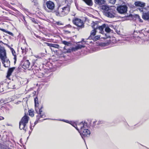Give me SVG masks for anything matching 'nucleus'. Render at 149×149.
<instances>
[{"label": "nucleus", "instance_id": "6ab92c4d", "mask_svg": "<svg viewBox=\"0 0 149 149\" xmlns=\"http://www.w3.org/2000/svg\"><path fill=\"white\" fill-rule=\"evenodd\" d=\"M15 69V68H11L9 69L7 72V74L6 76V77L7 78H9V77L11 75L12 73Z\"/></svg>", "mask_w": 149, "mask_h": 149}, {"label": "nucleus", "instance_id": "c85d7f7f", "mask_svg": "<svg viewBox=\"0 0 149 149\" xmlns=\"http://www.w3.org/2000/svg\"><path fill=\"white\" fill-rule=\"evenodd\" d=\"M29 112L30 116L33 117L34 116V111L33 109L29 110Z\"/></svg>", "mask_w": 149, "mask_h": 149}, {"label": "nucleus", "instance_id": "ea45409f", "mask_svg": "<svg viewBox=\"0 0 149 149\" xmlns=\"http://www.w3.org/2000/svg\"><path fill=\"white\" fill-rule=\"evenodd\" d=\"M0 30L4 32H6H6H7V31L4 29H0Z\"/></svg>", "mask_w": 149, "mask_h": 149}, {"label": "nucleus", "instance_id": "9b49d317", "mask_svg": "<svg viewBox=\"0 0 149 149\" xmlns=\"http://www.w3.org/2000/svg\"><path fill=\"white\" fill-rule=\"evenodd\" d=\"M55 5L53 2L52 1H47V8L49 9L53 10L54 8Z\"/></svg>", "mask_w": 149, "mask_h": 149}, {"label": "nucleus", "instance_id": "72a5a7b5", "mask_svg": "<svg viewBox=\"0 0 149 149\" xmlns=\"http://www.w3.org/2000/svg\"><path fill=\"white\" fill-rule=\"evenodd\" d=\"M47 5V0H44V3L43 4V7L44 8L45 10H46V5Z\"/></svg>", "mask_w": 149, "mask_h": 149}, {"label": "nucleus", "instance_id": "a19ab883", "mask_svg": "<svg viewBox=\"0 0 149 149\" xmlns=\"http://www.w3.org/2000/svg\"><path fill=\"white\" fill-rule=\"evenodd\" d=\"M21 49L23 52H25L26 51V48H25L21 47Z\"/></svg>", "mask_w": 149, "mask_h": 149}, {"label": "nucleus", "instance_id": "4c0bfd02", "mask_svg": "<svg viewBox=\"0 0 149 149\" xmlns=\"http://www.w3.org/2000/svg\"><path fill=\"white\" fill-rule=\"evenodd\" d=\"M6 33H7L11 35L12 36H13V34L11 32L7 31V32Z\"/></svg>", "mask_w": 149, "mask_h": 149}, {"label": "nucleus", "instance_id": "cd10ccee", "mask_svg": "<svg viewBox=\"0 0 149 149\" xmlns=\"http://www.w3.org/2000/svg\"><path fill=\"white\" fill-rule=\"evenodd\" d=\"M46 39L44 38H42L41 42H40V45L42 46H45L47 43L46 42Z\"/></svg>", "mask_w": 149, "mask_h": 149}, {"label": "nucleus", "instance_id": "c756f323", "mask_svg": "<svg viewBox=\"0 0 149 149\" xmlns=\"http://www.w3.org/2000/svg\"><path fill=\"white\" fill-rule=\"evenodd\" d=\"M100 35H97L96 36H95L92 38L91 40H93L95 41H97L100 38Z\"/></svg>", "mask_w": 149, "mask_h": 149}, {"label": "nucleus", "instance_id": "49530a36", "mask_svg": "<svg viewBox=\"0 0 149 149\" xmlns=\"http://www.w3.org/2000/svg\"><path fill=\"white\" fill-rule=\"evenodd\" d=\"M82 0L83 1V0Z\"/></svg>", "mask_w": 149, "mask_h": 149}, {"label": "nucleus", "instance_id": "a18cd8bd", "mask_svg": "<svg viewBox=\"0 0 149 149\" xmlns=\"http://www.w3.org/2000/svg\"><path fill=\"white\" fill-rule=\"evenodd\" d=\"M83 40H84V39L82 40V41H83Z\"/></svg>", "mask_w": 149, "mask_h": 149}, {"label": "nucleus", "instance_id": "f8f14e48", "mask_svg": "<svg viewBox=\"0 0 149 149\" xmlns=\"http://www.w3.org/2000/svg\"><path fill=\"white\" fill-rule=\"evenodd\" d=\"M99 23V22L98 21L92 22L91 24V25L92 28L93 29H95L97 30V29Z\"/></svg>", "mask_w": 149, "mask_h": 149}, {"label": "nucleus", "instance_id": "aec40b11", "mask_svg": "<svg viewBox=\"0 0 149 149\" xmlns=\"http://www.w3.org/2000/svg\"><path fill=\"white\" fill-rule=\"evenodd\" d=\"M100 7L102 10L104 11V12L105 11H108L110 10L109 7L107 5H102Z\"/></svg>", "mask_w": 149, "mask_h": 149}, {"label": "nucleus", "instance_id": "2f4dec72", "mask_svg": "<svg viewBox=\"0 0 149 149\" xmlns=\"http://www.w3.org/2000/svg\"><path fill=\"white\" fill-rule=\"evenodd\" d=\"M105 31L107 33H109L111 32V29L108 26L105 27Z\"/></svg>", "mask_w": 149, "mask_h": 149}, {"label": "nucleus", "instance_id": "6e6552de", "mask_svg": "<svg viewBox=\"0 0 149 149\" xmlns=\"http://www.w3.org/2000/svg\"><path fill=\"white\" fill-rule=\"evenodd\" d=\"M21 65L22 68L24 69H26L29 67L30 63L28 60H26L25 57L24 58L22 61Z\"/></svg>", "mask_w": 149, "mask_h": 149}, {"label": "nucleus", "instance_id": "2eb2a0df", "mask_svg": "<svg viewBox=\"0 0 149 149\" xmlns=\"http://www.w3.org/2000/svg\"><path fill=\"white\" fill-rule=\"evenodd\" d=\"M106 26V25L105 24H103L102 25L100 26H98L97 29L99 30V32L102 34H103L104 33V30Z\"/></svg>", "mask_w": 149, "mask_h": 149}, {"label": "nucleus", "instance_id": "0eeeda50", "mask_svg": "<svg viewBox=\"0 0 149 149\" xmlns=\"http://www.w3.org/2000/svg\"><path fill=\"white\" fill-rule=\"evenodd\" d=\"M83 139L88 137L90 136V131L87 128H84L79 132Z\"/></svg>", "mask_w": 149, "mask_h": 149}, {"label": "nucleus", "instance_id": "ddd939ff", "mask_svg": "<svg viewBox=\"0 0 149 149\" xmlns=\"http://www.w3.org/2000/svg\"><path fill=\"white\" fill-rule=\"evenodd\" d=\"M2 63L4 66L5 67H8L10 66V62L7 58H4V59L1 60Z\"/></svg>", "mask_w": 149, "mask_h": 149}, {"label": "nucleus", "instance_id": "f3484780", "mask_svg": "<svg viewBox=\"0 0 149 149\" xmlns=\"http://www.w3.org/2000/svg\"><path fill=\"white\" fill-rule=\"evenodd\" d=\"M97 32V30L94 29L92 30L91 32L90 35L88 37V39L91 40L96 35Z\"/></svg>", "mask_w": 149, "mask_h": 149}, {"label": "nucleus", "instance_id": "1a4fd4ad", "mask_svg": "<svg viewBox=\"0 0 149 149\" xmlns=\"http://www.w3.org/2000/svg\"><path fill=\"white\" fill-rule=\"evenodd\" d=\"M6 50L3 47L0 46V58L1 60L6 58Z\"/></svg>", "mask_w": 149, "mask_h": 149}, {"label": "nucleus", "instance_id": "79ce46f5", "mask_svg": "<svg viewBox=\"0 0 149 149\" xmlns=\"http://www.w3.org/2000/svg\"><path fill=\"white\" fill-rule=\"evenodd\" d=\"M4 118L1 116H0V120L4 119Z\"/></svg>", "mask_w": 149, "mask_h": 149}, {"label": "nucleus", "instance_id": "37998d69", "mask_svg": "<svg viewBox=\"0 0 149 149\" xmlns=\"http://www.w3.org/2000/svg\"><path fill=\"white\" fill-rule=\"evenodd\" d=\"M30 128L31 129V128H32L31 127Z\"/></svg>", "mask_w": 149, "mask_h": 149}, {"label": "nucleus", "instance_id": "423d86ee", "mask_svg": "<svg viewBox=\"0 0 149 149\" xmlns=\"http://www.w3.org/2000/svg\"><path fill=\"white\" fill-rule=\"evenodd\" d=\"M127 8H128L126 5H120L117 7L116 9L119 13L124 14L127 13Z\"/></svg>", "mask_w": 149, "mask_h": 149}, {"label": "nucleus", "instance_id": "393cba45", "mask_svg": "<svg viewBox=\"0 0 149 149\" xmlns=\"http://www.w3.org/2000/svg\"><path fill=\"white\" fill-rule=\"evenodd\" d=\"M10 49L13 55L14 56V63H15L17 60V55L16 52L15 50L12 48H10Z\"/></svg>", "mask_w": 149, "mask_h": 149}, {"label": "nucleus", "instance_id": "f257e3e1", "mask_svg": "<svg viewBox=\"0 0 149 149\" xmlns=\"http://www.w3.org/2000/svg\"><path fill=\"white\" fill-rule=\"evenodd\" d=\"M36 100L37 98H36L34 99L35 107L36 112L37 113L38 115L36 116V119L34 123L35 125L36 124L42 121L43 120H46V119H41L44 118L45 116L42 110V106H39V104L36 103Z\"/></svg>", "mask_w": 149, "mask_h": 149}, {"label": "nucleus", "instance_id": "5701e85b", "mask_svg": "<svg viewBox=\"0 0 149 149\" xmlns=\"http://www.w3.org/2000/svg\"><path fill=\"white\" fill-rule=\"evenodd\" d=\"M53 68V66L52 64L50 62H47V73L49 70L51 71Z\"/></svg>", "mask_w": 149, "mask_h": 149}, {"label": "nucleus", "instance_id": "f03ea898", "mask_svg": "<svg viewBox=\"0 0 149 149\" xmlns=\"http://www.w3.org/2000/svg\"><path fill=\"white\" fill-rule=\"evenodd\" d=\"M70 10V6L68 5L62 8H58L57 10L55 11V14L56 16L63 17L68 14Z\"/></svg>", "mask_w": 149, "mask_h": 149}, {"label": "nucleus", "instance_id": "4be33fe9", "mask_svg": "<svg viewBox=\"0 0 149 149\" xmlns=\"http://www.w3.org/2000/svg\"><path fill=\"white\" fill-rule=\"evenodd\" d=\"M84 1L87 5L91 6L93 5V3L92 0H83Z\"/></svg>", "mask_w": 149, "mask_h": 149}, {"label": "nucleus", "instance_id": "dca6fc26", "mask_svg": "<svg viewBox=\"0 0 149 149\" xmlns=\"http://www.w3.org/2000/svg\"><path fill=\"white\" fill-rule=\"evenodd\" d=\"M136 6L140 7H144L145 6V3L139 1H136L134 3Z\"/></svg>", "mask_w": 149, "mask_h": 149}, {"label": "nucleus", "instance_id": "c03bdc74", "mask_svg": "<svg viewBox=\"0 0 149 149\" xmlns=\"http://www.w3.org/2000/svg\"><path fill=\"white\" fill-rule=\"evenodd\" d=\"M45 52H47V51H46V49H45Z\"/></svg>", "mask_w": 149, "mask_h": 149}, {"label": "nucleus", "instance_id": "9d476101", "mask_svg": "<svg viewBox=\"0 0 149 149\" xmlns=\"http://www.w3.org/2000/svg\"><path fill=\"white\" fill-rule=\"evenodd\" d=\"M104 14L106 16L109 18H113L115 17L114 15V13L110 9L108 11L105 12Z\"/></svg>", "mask_w": 149, "mask_h": 149}, {"label": "nucleus", "instance_id": "bb28decb", "mask_svg": "<svg viewBox=\"0 0 149 149\" xmlns=\"http://www.w3.org/2000/svg\"><path fill=\"white\" fill-rule=\"evenodd\" d=\"M47 46H49L50 47H52L56 48H59V46L58 44H55L52 43H47Z\"/></svg>", "mask_w": 149, "mask_h": 149}, {"label": "nucleus", "instance_id": "7c9ffc66", "mask_svg": "<svg viewBox=\"0 0 149 149\" xmlns=\"http://www.w3.org/2000/svg\"><path fill=\"white\" fill-rule=\"evenodd\" d=\"M62 42L63 44L67 46H69L70 44V42L65 40L62 41Z\"/></svg>", "mask_w": 149, "mask_h": 149}, {"label": "nucleus", "instance_id": "a211bd4d", "mask_svg": "<svg viewBox=\"0 0 149 149\" xmlns=\"http://www.w3.org/2000/svg\"><path fill=\"white\" fill-rule=\"evenodd\" d=\"M84 47V46L78 44L75 47L72 48V51H75L78 49H81L82 48Z\"/></svg>", "mask_w": 149, "mask_h": 149}, {"label": "nucleus", "instance_id": "f704fd0d", "mask_svg": "<svg viewBox=\"0 0 149 149\" xmlns=\"http://www.w3.org/2000/svg\"><path fill=\"white\" fill-rule=\"evenodd\" d=\"M116 1V0H109L110 3L114 4L115 3Z\"/></svg>", "mask_w": 149, "mask_h": 149}, {"label": "nucleus", "instance_id": "e433bc0d", "mask_svg": "<svg viewBox=\"0 0 149 149\" xmlns=\"http://www.w3.org/2000/svg\"><path fill=\"white\" fill-rule=\"evenodd\" d=\"M144 7H141L140 8H138V9L141 12H143V8Z\"/></svg>", "mask_w": 149, "mask_h": 149}, {"label": "nucleus", "instance_id": "7ed1b4c3", "mask_svg": "<svg viewBox=\"0 0 149 149\" xmlns=\"http://www.w3.org/2000/svg\"><path fill=\"white\" fill-rule=\"evenodd\" d=\"M29 117L27 116H24L22 119L19 123V127L21 130H23L25 132L27 130L26 124L28 122Z\"/></svg>", "mask_w": 149, "mask_h": 149}, {"label": "nucleus", "instance_id": "a878e982", "mask_svg": "<svg viewBox=\"0 0 149 149\" xmlns=\"http://www.w3.org/2000/svg\"><path fill=\"white\" fill-rule=\"evenodd\" d=\"M143 19L145 20H149V13H143L142 16Z\"/></svg>", "mask_w": 149, "mask_h": 149}, {"label": "nucleus", "instance_id": "4468645a", "mask_svg": "<svg viewBox=\"0 0 149 149\" xmlns=\"http://www.w3.org/2000/svg\"><path fill=\"white\" fill-rule=\"evenodd\" d=\"M95 3L100 6L105 3L106 1L104 0H94Z\"/></svg>", "mask_w": 149, "mask_h": 149}, {"label": "nucleus", "instance_id": "20e7f679", "mask_svg": "<svg viewBox=\"0 0 149 149\" xmlns=\"http://www.w3.org/2000/svg\"><path fill=\"white\" fill-rule=\"evenodd\" d=\"M73 24L79 28L84 27V25L83 21L79 18L74 17L72 21Z\"/></svg>", "mask_w": 149, "mask_h": 149}, {"label": "nucleus", "instance_id": "c9c22d12", "mask_svg": "<svg viewBox=\"0 0 149 149\" xmlns=\"http://www.w3.org/2000/svg\"><path fill=\"white\" fill-rule=\"evenodd\" d=\"M31 1L32 2L34 3V5H36L37 4V0H31Z\"/></svg>", "mask_w": 149, "mask_h": 149}, {"label": "nucleus", "instance_id": "39448f33", "mask_svg": "<svg viewBox=\"0 0 149 149\" xmlns=\"http://www.w3.org/2000/svg\"><path fill=\"white\" fill-rule=\"evenodd\" d=\"M87 127V123L85 121L84 122L82 121L80 123L77 122L76 126L75 128L79 132L82 130L84 129Z\"/></svg>", "mask_w": 149, "mask_h": 149}, {"label": "nucleus", "instance_id": "58836bf2", "mask_svg": "<svg viewBox=\"0 0 149 149\" xmlns=\"http://www.w3.org/2000/svg\"><path fill=\"white\" fill-rule=\"evenodd\" d=\"M31 20L32 22H33L35 23H37L35 21V19L34 18H32L31 19Z\"/></svg>", "mask_w": 149, "mask_h": 149}, {"label": "nucleus", "instance_id": "b1692460", "mask_svg": "<svg viewBox=\"0 0 149 149\" xmlns=\"http://www.w3.org/2000/svg\"><path fill=\"white\" fill-rule=\"evenodd\" d=\"M102 123L103 122L102 121H97V120H95L93 121L92 126L93 127H95L96 126L102 124Z\"/></svg>", "mask_w": 149, "mask_h": 149}, {"label": "nucleus", "instance_id": "473e14b6", "mask_svg": "<svg viewBox=\"0 0 149 149\" xmlns=\"http://www.w3.org/2000/svg\"><path fill=\"white\" fill-rule=\"evenodd\" d=\"M72 125L75 128H76V126L77 124V122H74L71 121L70 123H69Z\"/></svg>", "mask_w": 149, "mask_h": 149}, {"label": "nucleus", "instance_id": "412c9836", "mask_svg": "<svg viewBox=\"0 0 149 149\" xmlns=\"http://www.w3.org/2000/svg\"><path fill=\"white\" fill-rule=\"evenodd\" d=\"M84 1L87 5L91 6L93 5V3L92 0H83Z\"/></svg>", "mask_w": 149, "mask_h": 149}]
</instances>
